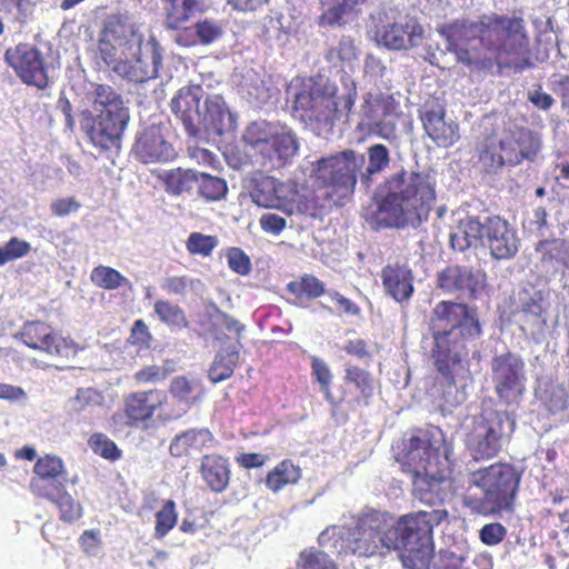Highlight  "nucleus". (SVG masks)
<instances>
[{
    "label": "nucleus",
    "instance_id": "6",
    "mask_svg": "<svg viewBox=\"0 0 569 569\" xmlns=\"http://www.w3.org/2000/svg\"><path fill=\"white\" fill-rule=\"evenodd\" d=\"M402 446L397 459L411 473L413 496L426 505L442 503L451 491L447 460L440 458L426 432L411 436Z\"/></svg>",
    "mask_w": 569,
    "mask_h": 569
},
{
    "label": "nucleus",
    "instance_id": "48",
    "mask_svg": "<svg viewBox=\"0 0 569 569\" xmlns=\"http://www.w3.org/2000/svg\"><path fill=\"white\" fill-rule=\"evenodd\" d=\"M218 246L216 236L191 232L186 241V248L192 256L209 257Z\"/></svg>",
    "mask_w": 569,
    "mask_h": 569
},
{
    "label": "nucleus",
    "instance_id": "14",
    "mask_svg": "<svg viewBox=\"0 0 569 569\" xmlns=\"http://www.w3.org/2000/svg\"><path fill=\"white\" fill-rule=\"evenodd\" d=\"M34 473L36 477L30 481L31 491L54 503L61 520L73 522L82 516L80 503L66 491L67 472L59 457L46 456L38 459Z\"/></svg>",
    "mask_w": 569,
    "mask_h": 569
},
{
    "label": "nucleus",
    "instance_id": "1",
    "mask_svg": "<svg viewBox=\"0 0 569 569\" xmlns=\"http://www.w3.org/2000/svg\"><path fill=\"white\" fill-rule=\"evenodd\" d=\"M448 517L442 508L422 510L402 516L387 511L368 510L353 527L333 526L325 529L319 545L337 555L385 557L398 551L407 569H429L435 555L433 528Z\"/></svg>",
    "mask_w": 569,
    "mask_h": 569
},
{
    "label": "nucleus",
    "instance_id": "27",
    "mask_svg": "<svg viewBox=\"0 0 569 569\" xmlns=\"http://www.w3.org/2000/svg\"><path fill=\"white\" fill-rule=\"evenodd\" d=\"M423 128L428 137L441 148H448L459 140L456 121L446 118L443 109L428 110L422 116Z\"/></svg>",
    "mask_w": 569,
    "mask_h": 569
},
{
    "label": "nucleus",
    "instance_id": "26",
    "mask_svg": "<svg viewBox=\"0 0 569 569\" xmlns=\"http://www.w3.org/2000/svg\"><path fill=\"white\" fill-rule=\"evenodd\" d=\"M287 187L269 176L253 178L250 189L252 202L266 209H277L287 216H292V207L287 196Z\"/></svg>",
    "mask_w": 569,
    "mask_h": 569
},
{
    "label": "nucleus",
    "instance_id": "39",
    "mask_svg": "<svg viewBox=\"0 0 569 569\" xmlns=\"http://www.w3.org/2000/svg\"><path fill=\"white\" fill-rule=\"evenodd\" d=\"M301 478V469L291 460H282L266 477V486L273 492L288 485H295Z\"/></svg>",
    "mask_w": 569,
    "mask_h": 569
},
{
    "label": "nucleus",
    "instance_id": "59",
    "mask_svg": "<svg viewBox=\"0 0 569 569\" xmlns=\"http://www.w3.org/2000/svg\"><path fill=\"white\" fill-rule=\"evenodd\" d=\"M300 569H337L325 551L301 553Z\"/></svg>",
    "mask_w": 569,
    "mask_h": 569
},
{
    "label": "nucleus",
    "instance_id": "13",
    "mask_svg": "<svg viewBox=\"0 0 569 569\" xmlns=\"http://www.w3.org/2000/svg\"><path fill=\"white\" fill-rule=\"evenodd\" d=\"M349 117L359 132L390 143L398 140L399 127L405 123L399 93L368 92Z\"/></svg>",
    "mask_w": 569,
    "mask_h": 569
},
{
    "label": "nucleus",
    "instance_id": "57",
    "mask_svg": "<svg viewBox=\"0 0 569 569\" xmlns=\"http://www.w3.org/2000/svg\"><path fill=\"white\" fill-rule=\"evenodd\" d=\"M200 44H210L221 38L223 30L219 22L204 19L196 23Z\"/></svg>",
    "mask_w": 569,
    "mask_h": 569
},
{
    "label": "nucleus",
    "instance_id": "49",
    "mask_svg": "<svg viewBox=\"0 0 569 569\" xmlns=\"http://www.w3.org/2000/svg\"><path fill=\"white\" fill-rule=\"evenodd\" d=\"M479 160L487 171H493L505 166L497 143V138H487L480 147Z\"/></svg>",
    "mask_w": 569,
    "mask_h": 569
},
{
    "label": "nucleus",
    "instance_id": "31",
    "mask_svg": "<svg viewBox=\"0 0 569 569\" xmlns=\"http://www.w3.org/2000/svg\"><path fill=\"white\" fill-rule=\"evenodd\" d=\"M199 472L202 480L213 492H222L230 481V466L226 458L219 455H206L201 459Z\"/></svg>",
    "mask_w": 569,
    "mask_h": 569
},
{
    "label": "nucleus",
    "instance_id": "28",
    "mask_svg": "<svg viewBox=\"0 0 569 569\" xmlns=\"http://www.w3.org/2000/svg\"><path fill=\"white\" fill-rule=\"evenodd\" d=\"M381 279L386 292L398 302L409 300L413 293L412 273L405 266L385 267Z\"/></svg>",
    "mask_w": 569,
    "mask_h": 569
},
{
    "label": "nucleus",
    "instance_id": "36",
    "mask_svg": "<svg viewBox=\"0 0 569 569\" xmlns=\"http://www.w3.org/2000/svg\"><path fill=\"white\" fill-rule=\"evenodd\" d=\"M197 173L192 169L176 168L162 171L159 179L162 181L167 193L180 196L192 190L197 182Z\"/></svg>",
    "mask_w": 569,
    "mask_h": 569
},
{
    "label": "nucleus",
    "instance_id": "9",
    "mask_svg": "<svg viewBox=\"0 0 569 569\" xmlns=\"http://www.w3.org/2000/svg\"><path fill=\"white\" fill-rule=\"evenodd\" d=\"M450 244L459 252L488 249L493 259L509 260L518 253L520 238L509 221L499 216H467L450 233Z\"/></svg>",
    "mask_w": 569,
    "mask_h": 569
},
{
    "label": "nucleus",
    "instance_id": "35",
    "mask_svg": "<svg viewBox=\"0 0 569 569\" xmlns=\"http://www.w3.org/2000/svg\"><path fill=\"white\" fill-rule=\"evenodd\" d=\"M241 347V342L238 339L236 345H231L216 355L208 372V377L212 382H221L231 377L239 360V349Z\"/></svg>",
    "mask_w": 569,
    "mask_h": 569
},
{
    "label": "nucleus",
    "instance_id": "29",
    "mask_svg": "<svg viewBox=\"0 0 569 569\" xmlns=\"http://www.w3.org/2000/svg\"><path fill=\"white\" fill-rule=\"evenodd\" d=\"M170 393L183 406V408L170 415H159V417L164 421L181 418L200 399L202 395V387L198 379H188L180 376L171 380Z\"/></svg>",
    "mask_w": 569,
    "mask_h": 569
},
{
    "label": "nucleus",
    "instance_id": "64",
    "mask_svg": "<svg viewBox=\"0 0 569 569\" xmlns=\"http://www.w3.org/2000/svg\"><path fill=\"white\" fill-rule=\"evenodd\" d=\"M300 292L315 299L325 293V284L315 276L306 274L299 282Z\"/></svg>",
    "mask_w": 569,
    "mask_h": 569
},
{
    "label": "nucleus",
    "instance_id": "46",
    "mask_svg": "<svg viewBox=\"0 0 569 569\" xmlns=\"http://www.w3.org/2000/svg\"><path fill=\"white\" fill-rule=\"evenodd\" d=\"M202 283L198 279L188 276H171L163 279L161 283L162 290L170 295L186 296L188 291L198 292Z\"/></svg>",
    "mask_w": 569,
    "mask_h": 569
},
{
    "label": "nucleus",
    "instance_id": "47",
    "mask_svg": "<svg viewBox=\"0 0 569 569\" xmlns=\"http://www.w3.org/2000/svg\"><path fill=\"white\" fill-rule=\"evenodd\" d=\"M310 359L312 376L320 385V390L323 392L326 400L335 406L336 401L330 390L333 376L329 366L326 363V361H323L321 358L317 356H311Z\"/></svg>",
    "mask_w": 569,
    "mask_h": 569
},
{
    "label": "nucleus",
    "instance_id": "51",
    "mask_svg": "<svg viewBox=\"0 0 569 569\" xmlns=\"http://www.w3.org/2000/svg\"><path fill=\"white\" fill-rule=\"evenodd\" d=\"M33 11V4L29 0H0V12L11 17L20 24L26 23Z\"/></svg>",
    "mask_w": 569,
    "mask_h": 569
},
{
    "label": "nucleus",
    "instance_id": "54",
    "mask_svg": "<svg viewBox=\"0 0 569 569\" xmlns=\"http://www.w3.org/2000/svg\"><path fill=\"white\" fill-rule=\"evenodd\" d=\"M516 141L520 162L525 159L533 160L540 149L539 140L529 130L521 129L516 131Z\"/></svg>",
    "mask_w": 569,
    "mask_h": 569
},
{
    "label": "nucleus",
    "instance_id": "55",
    "mask_svg": "<svg viewBox=\"0 0 569 569\" xmlns=\"http://www.w3.org/2000/svg\"><path fill=\"white\" fill-rule=\"evenodd\" d=\"M497 143L505 164L516 166L520 163V157L517 152L516 131L505 132Z\"/></svg>",
    "mask_w": 569,
    "mask_h": 569
},
{
    "label": "nucleus",
    "instance_id": "4",
    "mask_svg": "<svg viewBox=\"0 0 569 569\" xmlns=\"http://www.w3.org/2000/svg\"><path fill=\"white\" fill-rule=\"evenodd\" d=\"M436 176L429 171L400 169L385 181L381 197L368 222L376 229L418 228L436 202Z\"/></svg>",
    "mask_w": 569,
    "mask_h": 569
},
{
    "label": "nucleus",
    "instance_id": "30",
    "mask_svg": "<svg viewBox=\"0 0 569 569\" xmlns=\"http://www.w3.org/2000/svg\"><path fill=\"white\" fill-rule=\"evenodd\" d=\"M214 445V437L207 428L190 429L177 435L169 447L173 457H182L192 452H200L203 449H211Z\"/></svg>",
    "mask_w": 569,
    "mask_h": 569
},
{
    "label": "nucleus",
    "instance_id": "32",
    "mask_svg": "<svg viewBox=\"0 0 569 569\" xmlns=\"http://www.w3.org/2000/svg\"><path fill=\"white\" fill-rule=\"evenodd\" d=\"M317 190H305L291 192L289 203L292 207V214L300 213L309 217H317V211L326 207V201L332 199L331 192L322 184H318Z\"/></svg>",
    "mask_w": 569,
    "mask_h": 569
},
{
    "label": "nucleus",
    "instance_id": "5",
    "mask_svg": "<svg viewBox=\"0 0 569 569\" xmlns=\"http://www.w3.org/2000/svg\"><path fill=\"white\" fill-rule=\"evenodd\" d=\"M101 60L117 76L129 82L143 83L156 79L162 66L163 48L159 41L122 23L109 19L98 41Z\"/></svg>",
    "mask_w": 569,
    "mask_h": 569
},
{
    "label": "nucleus",
    "instance_id": "61",
    "mask_svg": "<svg viewBox=\"0 0 569 569\" xmlns=\"http://www.w3.org/2000/svg\"><path fill=\"white\" fill-rule=\"evenodd\" d=\"M229 268L241 274L246 276L251 270V262L249 257L238 248H231L227 254Z\"/></svg>",
    "mask_w": 569,
    "mask_h": 569
},
{
    "label": "nucleus",
    "instance_id": "3",
    "mask_svg": "<svg viewBox=\"0 0 569 569\" xmlns=\"http://www.w3.org/2000/svg\"><path fill=\"white\" fill-rule=\"evenodd\" d=\"M430 322L433 330L431 359L446 382L439 407L443 411L451 410L467 399L468 355L481 336V326L475 308L452 301L437 303Z\"/></svg>",
    "mask_w": 569,
    "mask_h": 569
},
{
    "label": "nucleus",
    "instance_id": "60",
    "mask_svg": "<svg viewBox=\"0 0 569 569\" xmlns=\"http://www.w3.org/2000/svg\"><path fill=\"white\" fill-rule=\"evenodd\" d=\"M260 228L268 234L279 236L287 227V220L273 212L262 213L259 218Z\"/></svg>",
    "mask_w": 569,
    "mask_h": 569
},
{
    "label": "nucleus",
    "instance_id": "15",
    "mask_svg": "<svg viewBox=\"0 0 569 569\" xmlns=\"http://www.w3.org/2000/svg\"><path fill=\"white\" fill-rule=\"evenodd\" d=\"M366 162V154L355 150H343L321 158L312 163L315 183L328 189L332 197H337L332 199L333 203H338L353 192Z\"/></svg>",
    "mask_w": 569,
    "mask_h": 569
},
{
    "label": "nucleus",
    "instance_id": "11",
    "mask_svg": "<svg viewBox=\"0 0 569 569\" xmlns=\"http://www.w3.org/2000/svg\"><path fill=\"white\" fill-rule=\"evenodd\" d=\"M129 121V111L116 90L97 84L92 91V106L82 113L81 128L92 144L100 150H119Z\"/></svg>",
    "mask_w": 569,
    "mask_h": 569
},
{
    "label": "nucleus",
    "instance_id": "40",
    "mask_svg": "<svg viewBox=\"0 0 569 569\" xmlns=\"http://www.w3.org/2000/svg\"><path fill=\"white\" fill-rule=\"evenodd\" d=\"M104 405L103 395L93 388H80L76 395L66 402V410L70 416L91 412L96 407Z\"/></svg>",
    "mask_w": 569,
    "mask_h": 569
},
{
    "label": "nucleus",
    "instance_id": "34",
    "mask_svg": "<svg viewBox=\"0 0 569 569\" xmlns=\"http://www.w3.org/2000/svg\"><path fill=\"white\" fill-rule=\"evenodd\" d=\"M368 0H337L336 4L326 9L319 17L323 27H340L361 12Z\"/></svg>",
    "mask_w": 569,
    "mask_h": 569
},
{
    "label": "nucleus",
    "instance_id": "41",
    "mask_svg": "<svg viewBox=\"0 0 569 569\" xmlns=\"http://www.w3.org/2000/svg\"><path fill=\"white\" fill-rule=\"evenodd\" d=\"M167 29H179L198 9V0H163Z\"/></svg>",
    "mask_w": 569,
    "mask_h": 569
},
{
    "label": "nucleus",
    "instance_id": "62",
    "mask_svg": "<svg viewBox=\"0 0 569 569\" xmlns=\"http://www.w3.org/2000/svg\"><path fill=\"white\" fill-rule=\"evenodd\" d=\"M506 528L498 522L485 525L480 530V540L487 546H496L506 537Z\"/></svg>",
    "mask_w": 569,
    "mask_h": 569
},
{
    "label": "nucleus",
    "instance_id": "37",
    "mask_svg": "<svg viewBox=\"0 0 569 569\" xmlns=\"http://www.w3.org/2000/svg\"><path fill=\"white\" fill-rule=\"evenodd\" d=\"M368 164L361 169L360 183L369 188L375 176L385 171L390 164L389 149L382 143H375L367 150Z\"/></svg>",
    "mask_w": 569,
    "mask_h": 569
},
{
    "label": "nucleus",
    "instance_id": "50",
    "mask_svg": "<svg viewBox=\"0 0 569 569\" xmlns=\"http://www.w3.org/2000/svg\"><path fill=\"white\" fill-rule=\"evenodd\" d=\"M178 513L173 500H167L162 508L156 513V536L164 537L177 523Z\"/></svg>",
    "mask_w": 569,
    "mask_h": 569
},
{
    "label": "nucleus",
    "instance_id": "21",
    "mask_svg": "<svg viewBox=\"0 0 569 569\" xmlns=\"http://www.w3.org/2000/svg\"><path fill=\"white\" fill-rule=\"evenodd\" d=\"M18 336L29 348L53 358H69L77 352L71 340L62 337L49 325L41 321L26 322Z\"/></svg>",
    "mask_w": 569,
    "mask_h": 569
},
{
    "label": "nucleus",
    "instance_id": "19",
    "mask_svg": "<svg viewBox=\"0 0 569 569\" xmlns=\"http://www.w3.org/2000/svg\"><path fill=\"white\" fill-rule=\"evenodd\" d=\"M492 381L500 399L516 401L525 391V362L511 352L496 356L491 361Z\"/></svg>",
    "mask_w": 569,
    "mask_h": 569
},
{
    "label": "nucleus",
    "instance_id": "44",
    "mask_svg": "<svg viewBox=\"0 0 569 569\" xmlns=\"http://www.w3.org/2000/svg\"><path fill=\"white\" fill-rule=\"evenodd\" d=\"M153 311L158 319L172 330H181L188 327L184 311L176 303L168 300H157Z\"/></svg>",
    "mask_w": 569,
    "mask_h": 569
},
{
    "label": "nucleus",
    "instance_id": "38",
    "mask_svg": "<svg viewBox=\"0 0 569 569\" xmlns=\"http://www.w3.org/2000/svg\"><path fill=\"white\" fill-rule=\"evenodd\" d=\"M536 397L552 413L567 408L568 396L566 389L555 381H541L536 388Z\"/></svg>",
    "mask_w": 569,
    "mask_h": 569
},
{
    "label": "nucleus",
    "instance_id": "52",
    "mask_svg": "<svg viewBox=\"0 0 569 569\" xmlns=\"http://www.w3.org/2000/svg\"><path fill=\"white\" fill-rule=\"evenodd\" d=\"M358 53L355 41L350 37H342L338 46L329 50L327 59L329 61L338 59L343 64L351 67L358 60Z\"/></svg>",
    "mask_w": 569,
    "mask_h": 569
},
{
    "label": "nucleus",
    "instance_id": "20",
    "mask_svg": "<svg viewBox=\"0 0 569 569\" xmlns=\"http://www.w3.org/2000/svg\"><path fill=\"white\" fill-rule=\"evenodd\" d=\"M6 62L16 71L21 81L28 86L44 89L49 84L48 69L42 53L33 46L18 44L4 53Z\"/></svg>",
    "mask_w": 569,
    "mask_h": 569
},
{
    "label": "nucleus",
    "instance_id": "58",
    "mask_svg": "<svg viewBox=\"0 0 569 569\" xmlns=\"http://www.w3.org/2000/svg\"><path fill=\"white\" fill-rule=\"evenodd\" d=\"M168 376V370L161 366H146L134 372L133 380L138 385L157 383L163 381Z\"/></svg>",
    "mask_w": 569,
    "mask_h": 569
},
{
    "label": "nucleus",
    "instance_id": "2",
    "mask_svg": "<svg viewBox=\"0 0 569 569\" xmlns=\"http://www.w3.org/2000/svg\"><path fill=\"white\" fill-rule=\"evenodd\" d=\"M447 50L471 69L520 73L531 68V50L521 17L481 14L477 20L458 19L437 28Z\"/></svg>",
    "mask_w": 569,
    "mask_h": 569
},
{
    "label": "nucleus",
    "instance_id": "16",
    "mask_svg": "<svg viewBox=\"0 0 569 569\" xmlns=\"http://www.w3.org/2000/svg\"><path fill=\"white\" fill-rule=\"evenodd\" d=\"M515 426V419L507 411L487 408L480 415L475 416L466 440L473 459L496 457L510 438Z\"/></svg>",
    "mask_w": 569,
    "mask_h": 569
},
{
    "label": "nucleus",
    "instance_id": "24",
    "mask_svg": "<svg viewBox=\"0 0 569 569\" xmlns=\"http://www.w3.org/2000/svg\"><path fill=\"white\" fill-rule=\"evenodd\" d=\"M486 274L466 266H449L438 273V287L446 293L475 297L483 289Z\"/></svg>",
    "mask_w": 569,
    "mask_h": 569
},
{
    "label": "nucleus",
    "instance_id": "23",
    "mask_svg": "<svg viewBox=\"0 0 569 569\" xmlns=\"http://www.w3.org/2000/svg\"><path fill=\"white\" fill-rule=\"evenodd\" d=\"M425 30L416 18L406 16L377 28L376 41L388 50L400 51L422 43Z\"/></svg>",
    "mask_w": 569,
    "mask_h": 569
},
{
    "label": "nucleus",
    "instance_id": "22",
    "mask_svg": "<svg viewBox=\"0 0 569 569\" xmlns=\"http://www.w3.org/2000/svg\"><path fill=\"white\" fill-rule=\"evenodd\" d=\"M18 336L29 348L53 358H69L77 352L71 340L62 337L49 325L41 321L26 322Z\"/></svg>",
    "mask_w": 569,
    "mask_h": 569
},
{
    "label": "nucleus",
    "instance_id": "45",
    "mask_svg": "<svg viewBox=\"0 0 569 569\" xmlns=\"http://www.w3.org/2000/svg\"><path fill=\"white\" fill-rule=\"evenodd\" d=\"M198 193L207 201H219L227 194V182L219 177L198 172L197 182Z\"/></svg>",
    "mask_w": 569,
    "mask_h": 569
},
{
    "label": "nucleus",
    "instance_id": "12",
    "mask_svg": "<svg viewBox=\"0 0 569 569\" xmlns=\"http://www.w3.org/2000/svg\"><path fill=\"white\" fill-rule=\"evenodd\" d=\"M242 140L256 162L268 171L287 166L299 150L295 132L280 122L253 121L247 126Z\"/></svg>",
    "mask_w": 569,
    "mask_h": 569
},
{
    "label": "nucleus",
    "instance_id": "7",
    "mask_svg": "<svg viewBox=\"0 0 569 569\" xmlns=\"http://www.w3.org/2000/svg\"><path fill=\"white\" fill-rule=\"evenodd\" d=\"M347 93L338 97L337 88L328 79L309 78L291 81L287 93L293 99L295 110H301V117L316 122L326 130H331L333 123L342 117H349L357 97L353 80L348 79Z\"/></svg>",
    "mask_w": 569,
    "mask_h": 569
},
{
    "label": "nucleus",
    "instance_id": "42",
    "mask_svg": "<svg viewBox=\"0 0 569 569\" xmlns=\"http://www.w3.org/2000/svg\"><path fill=\"white\" fill-rule=\"evenodd\" d=\"M241 91L248 101L257 107L267 103L271 97L263 78L253 71H248L243 77Z\"/></svg>",
    "mask_w": 569,
    "mask_h": 569
},
{
    "label": "nucleus",
    "instance_id": "8",
    "mask_svg": "<svg viewBox=\"0 0 569 569\" xmlns=\"http://www.w3.org/2000/svg\"><path fill=\"white\" fill-rule=\"evenodd\" d=\"M173 113L181 120L190 137H198L201 128L218 136L232 132L237 126L221 94H209L200 84L182 87L171 101Z\"/></svg>",
    "mask_w": 569,
    "mask_h": 569
},
{
    "label": "nucleus",
    "instance_id": "53",
    "mask_svg": "<svg viewBox=\"0 0 569 569\" xmlns=\"http://www.w3.org/2000/svg\"><path fill=\"white\" fill-rule=\"evenodd\" d=\"M88 442L93 452L104 459L114 461L121 457L117 445L103 433H93Z\"/></svg>",
    "mask_w": 569,
    "mask_h": 569
},
{
    "label": "nucleus",
    "instance_id": "33",
    "mask_svg": "<svg viewBox=\"0 0 569 569\" xmlns=\"http://www.w3.org/2000/svg\"><path fill=\"white\" fill-rule=\"evenodd\" d=\"M345 382L353 387L358 406H368L373 397L376 385L372 375L357 366L347 365L345 368Z\"/></svg>",
    "mask_w": 569,
    "mask_h": 569
},
{
    "label": "nucleus",
    "instance_id": "56",
    "mask_svg": "<svg viewBox=\"0 0 569 569\" xmlns=\"http://www.w3.org/2000/svg\"><path fill=\"white\" fill-rule=\"evenodd\" d=\"M30 250L29 242L16 237L11 238L3 247H0V266L27 256Z\"/></svg>",
    "mask_w": 569,
    "mask_h": 569
},
{
    "label": "nucleus",
    "instance_id": "18",
    "mask_svg": "<svg viewBox=\"0 0 569 569\" xmlns=\"http://www.w3.org/2000/svg\"><path fill=\"white\" fill-rule=\"evenodd\" d=\"M166 391L150 389L131 392L123 399V411L112 415L111 421L116 428H148L154 412L167 403Z\"/></svg>",
    "mask_w": 569,
    "mask_h": 569
},
{
    "label": "nucleus",
    "instance_id": "25",
    "mask_svg": "<svg viewBox=\"0 0 569 569\" xmlns=\"http://www.w3.org/2000/svg\"><path fill=\"white\" fill-rule=\"evenodd\" d=\"M134 157L142 163L167 162L174 158L176 152L167 141L160 126L144 128L136 139L132 148Z\"/></svg>",
    "mask_w": 569,
    "mask_h": 569
},
{
    "label": "nucleus",
    "instance_id": "10",
    "mask_svg": "<svg viewBox=\"0 0 569 569\" xmlns=\"http://www.w3.org/2000/svg\"><path fill=\"white\" fill-rule=\"evenodd\" d=\"M520 473L509 463H493L470 475L463 505L473 513L492 515L511 511Z\"/></svg>",
    "mask_w": 569,
    "mask_h": 569
},
{
    "label": "nucleus",
    "instance_id": "43",
    "mask_svg": "<svg viewBox=\"0 0 569 569\" xmlns=\"http://www.w3.org/2000/svg\"><path fill=\"white\" fill-rule=\"evenodd\" d=\"M90 279L97 287L104 290H116L119 288L132 289V283L128 278L108 266L100 264L93 268Z\"/></svg>",
    "mask_w": 569,
    "mask_h": 569
},
{
    "label": "nucleus",
    "instance_id": "17",
    "mask_svg": "<svg viewBox=\"0 0 569 569\" xmlns=\"http://www.w3.org/2000/svg\"><path fill=\"white\" fill-rule=\"evenodd\" d=\"M549 308L548 292L533 286L522 288L513 298V313L520 328L536 343H541L547 338Z\"/></svg>",
    "mask_w": 569,
    "mask_h": 569
},
{
    "label": "nucleus",
    "instance_id": "63",
    "mask_svg": "<svg viewBox=\"0 0 569 569\" xmlns=\"http://www.w3.org/2000/svg\"><path fill=\"white\" fill-rule=\"evenodd\" d=\"M343 349L348 355L353 356L359 360H368L373 356V345H370L363 339L349 340Z\"/></svg>",
    "mask_w": 569,
    "mask_h": 569
}]
</instances>
